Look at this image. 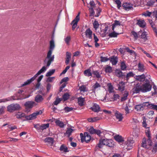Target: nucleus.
<instances>
[{
    "instance_id": "bf43d9fd",
    "label": "nucleus",
    "mask_w": 157,
    "mask_h": 157,
    "mask_svg": "<svg viewBox=\"0 0 157 157\" xmlns=\"http://www.w3.org/2000/svg\"><path fill=\"white\" fill-rule=\"evenodd\" d=\"M73 130L71 128H68L66 132V134L69 136L71 135Z\"/></svg>"
},
{
    "instance_id": "3c124183",
    "label": "nucleus",
    "mask_w": 157,
    "mask_h": 157,
    "mask_svg": "<svg viewBox=\"0 0 157 157\" xmlns=\"http://www.w3.org/2000/svg\"><path fill=\"white\" fill-rule=\"evenodd\" d=\"M142 119L143 120V121L142 122V125L143 127H144L145 128H147V124L146 123V121L147 119L145 117H142Z\"/></svg>"
},
{
    "instance_id": "4be33fe9",
    "label": "nucleus",
    "mask_w": 157,
    "mask_h": 157,
    "mask_svg": "<svg viewBox=\"0 0 157 157\" xmlns=\"http://www.w3.org/2000/svg\"><path fill=\"white\" fill-rule=\"evenodd\" d=\"M34 99L35 102L37 103H40L43 101L44 98L41 95L38 94L36 96Z\"/></svg>"
},
{
    "instance_id": "2eb2a0df",
    "label": "nucleus",
    "mask_w": 157,
    "mask_h": 157,
    "mask_svg": "<svg viewBox=\"0 0 157 157\" xmlns=\"http://www.w3.org/2000/svg\"><path fill=\"white\" fill-rule=\"evenodd\" d=\"M138 34L140 36L141 38L144 40H147V33L144 30H140L138 32Z\"/></svg>"
},
{
    "instance_id": "774afa93",
    "label": "nucleus",
    "mask_w": 157,
    "mask_h": 157,
    "mask_svg": "<svg viewBox=\"0 0 157 157\" xmlns=\"http://www.w3.org/2000/svg\"><path fill=\"white\" fill-rule=\"evenodd\" d=\"M141 50H142V52H143L144 54H145L148 57H149V58H152V56L150 55V54H149V53H148L147 52H146L142 48H141Z\"/></svg>"
},
{
    "instance_id": "09e8293b",
    "label": "nucleus",
    "mask_w": 157,
    "mask_h": 157,
    "mask_svg": "<svg viewBox=\"0 0 157 157\" xmlns=\"http://www.w3.org/2000/svg\"><path fill=\"white\" fill-rule=\"evenodd\" d=\"M135 75V74L132 72L130 71L128 73L126 76V79L128 80L129 78L133 77Z\"/></svg>"
},
{
    "instance_id": "f03ea898",
    "label": "nucleus",
    "mask_w": 157,
    "mask_h": 157,
    "mask_svg": "<svg viewBox=\"0 0 157 157\" xmlns=\"http://www.w3.org/2000/svg\"><path fill=\"white\" fill-rule=\"evenodd\" d=\"M87 7L89 8L90 16L98 17L99 16L101 11V9L97 7L94 1H90L89 3L87 4Z\"/></svg>"
},
{
    "instance_id": "e433bc0d",
    "label": "nucleus",
    "mask_w": 157,
    "mask_h": 157,
    "mask_svg": "<svg viewBox=\"0 0 157 157\" xmlns=\"http://www.w3.org/2000/svg\"><path fill=\"white\" fill-rule=\"evenodd\" d=\"M138 70L140 72H143L145 70V68L144 65L140 63H139L138 65Z\"/></svg>"
},
{
    "instance_id": "5701e85b",
    "label": "nucleus",
    "mask_w": 157,
    "mask_h": 157,
    "mask_svg": "<svg viewBox=\"0 0 157 157\" xmlns=\"http://www.w3.org/2000/svg\"><path fill=\"white\" fill-rule=\"evenodd\" d=\"M134 78L136 80L142 82L144 80L145 76L144 74H143L141 75H136Z\"/></svg>"
},
{
    "instance_id": "ea45409f",
    "label": "nucleus",
    "mask_w": 157,
    "mask_h": 157,
    "mask_svg": "<svg viewBox=\"0 0 157 157\" xmlns=\"http://www.w3.org/2000/svg\"><path fill=\"white\" fill-rule=\"evenodd\" d=\"M84 73L85 75L88 77H90L92 76V73H91V70L90 69H88L85 70Z\"/></svg>"
},
{
    "instance_id": "72a5a7b5",
    "label": "nucleus",
    "mask_w": 157,
    "mask_h": 157,
    "mask_svg": "<svg viewBox=\"0 0 157 157\" xmlns=\"http://www.w3.org/2000/svg\"><path fill=\"white\" fill-rule=\"evenodd\" d=\"M84 101V98L82 97H80L78 98V103L80 106H82L83 105Z\"/></svg>"
},
{
    "instance_id": "c03bdc74",
    "label": "nucleus",
    "mask_w": 157,
    "mask_h": 157,
    "mask_svg": "<svg viewBox=\"0 0 157 157\" xmlns=\"http://www.w3.org/2000/svg\"><path fill=\"white\" fill-rule=\"evenodd\" d=\"M128 95V93L127 91H125L124 93V94L123 96L121 99V101H125L127 99V97Z\"/></svg>"
},
{
    "instance_id": "6e6552de",
    "label": "nucleus",
    "mask_w": 157,
    "mask_h": 157,
    "mask_svg": "<svg viewBox=\"0 0 157 157\" xmlns=\"http://www.w3.org/2000/svg\"><path fill=\"white\" fill-rule=\"evenodd\" d=\"M38 105L37 103L33 101H29L26 102L24 105L25 107L26 111H27L29 109H31L33 107L36 106Z\"/></svg>"
},
{
    "instance_id": "0e129e2a",
    "label": "nucleus",
    "mask_w": 157,
    "mask_h": 157,
    "mask_svg": "<svg viewBox=\"0 0 157 157\" xmlns=\"http://www.w3.org/2000/svg\"><path fill=\"white\" fill-rule=\"evenodd\" d=\"M92 73L97 78H99L100 77V75L98 71H93Z\"/></svg>"
},
{
    "instance_id": "e2e57ef3",
    "label": "nucleus",
    "mask_w": 157,
    "mask_h": 157,
    "mask_svg": "<svg viewBox=\"0 0 157 157\" xmlns=\"http://www.w3.org/2000/svg\"><path fill=\"white\" fill-rule=\"evenodd\" d=\"M5 109V107L4 106H0V115L4 113Z\"/></svg>"
},
{
    "instance_id": "49530a36",
    "label": "nucleus",
    "mask_w": 157,
    "mask_h": 157,
    "mask_svg": "<svg viewBox=\"0 0 157 157\" xmlns=\"http://www.w3.org/2000/svg\"><path fill=\"white\" fill-rule=\"evenodd\" d=\"M112 67L108 65H107L105 67V71L106 73H111L112 70Z\"/></svg>"
},
{
    "instance_id": "6ab92c4d",
    "label": "nucleus",
    "mask_w": 157,
    "mask_h": 157,
    "mask_svg": "<svg viewBox=\"0 0 157 157\" xmlns=\"http://www.w3.org/2000/svg\"><path fill=\"white\" fill-rule=\"evenodd\" d=\"M89 132L91 134H96L98 135H100L101 133L100 130L95 129L93 127L89 129Z\"/></svg>"
},
{
    "instance_id": "1a4fd4ad",
    "label": "nucleus",
    "mask_w": 157,
    "mask_h": 157,
    "mask_svg": "<svg viewBox=\"0 0 157 157\" xmlns=\"http://www.w3.org/2000/svg\"><path fill=\"white\" fill-rule=\"evenodd\" d=\"M151 138H148L147 140H146L145 138H144L143 140L142 146L144 147L148 148V146L151 145Z\"/></svg>"
},
{
    "instance_id": "c756f323",
    "label": "nucleus",
    "mask_w": 157,
    "mask_h": 157,
    "mask_svg": "<svg viewBox=\"0 0 157 157\" xmlns=\"http://www.w3.org/2000/svg\"><path fill=\"white\" fill-rule=\"evenodd\" d=\"M147 6H155L157 4L155 0H150L147 3Z\"/></svg>"
},
{
    "instance_id": "f8f14e48",
    "label": "nucleus",
    "mask_w": 157,
    "mask_h": 157,
    "mask_svg": "<svg viewBox=\"0 0 157 157\" xmlns=\"http://www.w3.org/2000/svg\"><path fill=\"white\" fill-rule=\"evenodd\" d=\"M134 142L133 139L131 137H129L128 138L127 141L125 142L126 146L129 148L128 149H130L132 147L133 144Z\"/></svg>"
},
{
    "instance_id": "680f3d73",
    "label": "nucleus",
    "mask_w": 157,
    "mask_h": 157,
    "mask_svg": "<svg viewBox=\"0 0 157 157\" xmlns=\"http://www.w3.org/2000/svg\"><path fill=\"white\" fill-rule=\"evenodd\" d=\"M146 129L145 130V132L146 135L148 137V138H151L149 128L147 127L146 128Z\"/></svg>"
},
{
    "instance_id": "f257e3e1",
    "label": "nucleus",
    "mask_w": 157,
    "mask_h": 157,
    "mask_svg": "<svg viewBox=\"0 0 157 157\" xmlns=\"http://www.w3.org/2000/svg\"><path fill=\"white\" fill-rule=\"evenodd\" d=\"M55 48V43L54 40L52 39L50 42V49L48 52L47 58L48 60L46 66H43L42 67L35 75L33 77L27 80L23 84L21 85L20 87H23L25 86L28 85L33 81L41 74L44 73L47 69V67H48L51 64L52 62L54 59V56H51L52 54V51Z\"/></svg>"
},
{
    "instance_id": "c85d7f7f",
    "label": "nucleus",
    "mask_w": 157,
    "mask_h": 157,
    "mask_svg": "<svg viewBox=\"0 0 157 157\" xmlns=\"http://www.w3.org/2000/svg\"><path fill=\"white\" fill-rule=\"evenodd\" d=\"M7 126V129L9 131H11L14 129L17 128V127L16 126H12L11 125H9L7 124H4L3 125V127Z\"/></svg>"
},
{
    "instance_id": "864d4df0",
    "label": "nucleus",
    "mask_w": 157,
    "mask_h": 157,
    "mask_svg": "<svg viewBox=\"0 0 157 157\" xmlns=\"http://www.w3.org/2000/svg\"><path fill=\"white\" fill-rule=\"evenodd\" d=\"M55 71V69H52L50 70L48 72L46 73V75L47 76H50L52 75Z\"/></svg>"
},
{
    "instance_id": "79ce46f5",
    "label": "nucleus",
    "mask_w": 157,
    "mask_h": 157,
    "mask_svg": "<svg viewBox=\"0 0 157 157\" xmlns=\"http://www.w3.org/2000/svg\"><path fill=\"white\" fill-rule=\"evenodd\" d=\"M115 139L117 142H121L123 141V138L120 136L117 135L114 137Z\"/></svg>"
},
{
    "instance_id": "de8ad7c7",
    "label": "nucleus",
    "mask_w": 157,
    "mask_h": 157,
    "mask_svg": "<svg viewBox=\"0 0 157 157\" xmlns=\"http://www.w3.org/2000/svg\"><path fill=\"white\" fill-rule=\"evenodd\" d=\"M100 85L98 82H96L95 84L93 86V90L94 91H95L96 89L100 88Z\"/></svg>"
},
{
    "instance_id": "9d476101",
    "label": "nucleus",
    "mask_w": 157,
    "mask_h": 157,
    "mask_svg": "<svg viewBox=\"0 0 157 157\" xmlns=\"http://www.w3.org/2000/svg\"><path fill=\"white\" fill-rule=\"evenodd\" d=\"M80 136L82 142L85 141L87 143L89 142L91 139V136L87 132H85L84 135L82 133L80 134Z\"/></svg>"
},
{
    "instance_id": "6e6d98bb",
    "label": "nucleus",
    "mask_w": 157,
    "mask_h": 157,
    "mask_svg": "<svg viewBox=\"0 0 157 157\" xmlns=\"http://www.w3.org/2000/svg\"><path fill=\"white\" fill-rule=\"evenodd\" d=\"M49 126V124L48 123L43 124L40 125V129L43 130L48 128Z\"/></svg>"
},
{
    "instance_id": "58836bf2",
    "label": "nucleus",
    "mask_w": 157,
    "mask_h": 157,
    "mask_svg": "<svg viewBox=\"0 0 157 157\" xmlns=\"http://www.w3.org/2000/svg\"><path fill=\"white\" fill-rule=\"evenodd\" d=\"M107 86L108 87V90L110 94L112 93L113 92V87L111 83H108L107 84Z\"/></svg>"
},
{
    "instance_id": "5fc2aeb1",
    "label": "nucleus",
    "mask_w": 157,
    "mask_h": 157,
    "mask_svg": "<svg viewBox=\"0 0 157 157\" xmlns=\"http://www.w3.org/2000/svg\"><path fill=\"white\" fill-rule=\"evenodd\" d=\"M71 40V37L70 36H67L64 38V40L67 45H69V42Z\"/></svg>"
},
{
    "instance_id": "7ed1b4c3",
    "label": "nucleus",
    "mask_w": 157,
    "mask_h": 157,
    "mask_svg": "<svg viewBox=\"0 0 157 157\" xmlns=\"http://www.w3.org/2000/svg\"><path fill=\"white\" fill-rule=\"evenodd\" d=\"M22 95H23V96L22 97H21V96L17 97V96H16H16H13L6 98L0 99V103H1L2 102H5L7 101L13 100H18L20 99H25L26 98H28L30 96V95H28L27 96L24 95L23 94H22Z\"/></svg>"
},
{
    "instance_id": "4d7b16f0",
    "label": "nucleus",
    "mask_w": 157,
    "mask_h": 157,
    "mask_svg": "<svg viewBox=\"0 0 157 157\" xmlns=\"http://www.w3.org/2000/svg\"><path fill=\"white\" fill-rule=\"evenodd\" d=\"M93 26L95 29H97L98 27L99 24L98 21L95 20L93 24Z\"/></svg>"
},
{
    "instance_id": "f704fd0d",
    "label": "nucleus",
    "mask_w": 157,
    "mask_h": 157,
    "mask_svg": "<svg viewBox=\"0 0 157 157\" xmlns=\"http://www.w3.org/2000/svg\"><path fill=\"white\" fill-rule=\"evenodd\" d=\"M79 90H80L81 94H82V92H86L88 91V89L86 87V86L84 85H82L79 87Z\"/></svg>"
},
{
    "instance_id": "9b49d317",
    "label": "nucleus",
    "mask_w": 157,
    "mask_h": 157,
    "mask_svg": "<svg viewBox=\"0 0 157 157\" xmlns=\"http://www.w3.org/2000/svg\"><path fill=\"white\" fill-rule=\"evenodd\" d=\"M79 14L80 13H79L71 22V24L72 25V28L73 30H74L77 26L78 22L80 19Z\"/></svg>"
},
{
    "instance_id": "8fccbe9b",
    "label": "nucleus",
    "mask_w": 157,
    "mask_h": 157,
    "mask_svg": "<svg viewBox=\"0 0 157 157\" xmlns=\"http://www.w3.org/2000/svg\"><path fill=\"white\" fill-rule=\"evenodd\" d=\"M115 73L118 77H121L122 76V72L120 70H117L115 71Z\"/></svg>"
},
{
    "instance_id": "4c0bfd02",
    "label": "nucleus",
    "mask_w": 157,
    "mask_h": 157,
    "mask_svg": "<svg viewBox=\"0 0 157 157\" xmlns=\"http://www.w3.org/2000/svg\"><path fill=\"white\" fill-rule=\"evenodd\" d=\"M121 25V22H120L119 21L117 20L115 21L114 23L112 25V30L114 31V28L116 27L117 26L120 25Z\"/></svg>"
},
{
    "instance_id": "aec40b11",
    "label": "nucleus",
    "mask_w": 157,
    "mask_h": 157,
    "mask_svg": "<svg viewBox=\"0 0 157 157\" xmlns=\"http://www.w3.org/2000/svg\"><path fill=\"white\" fill-rule=\"evenodd\" d=\"M91 109L94 112H98L100 110V108L97 104L94 103L93 104V106L91 107Z\"/></svg>"
},
{
    "instance_id": "f3484780",
    "label": "nucleus",
    "mask_w": 157,
    "mask_h": 157,
    "mask_svg": "<svg viewBox=\"0 0 157 157\" xmlns=\"http://www.w3.org/2000/svg\"><path fill=\"white\" fill-rule=\"evenodd\" d=\"M114 115L116 118L119 121H121L123 118V114L118 111H116L114 113Z\"/></svg>"
},
{
    "instance_id": "37998d69",
    "label": "nucleus",
    "mask_w": 157,
    "mask_h": 157,
    "mask_svg": "<svg viewBox=\"0 0 157 157\" xmlns=\"http://www.w3.org/2000/svg\"><path fill=\"white\" fill-rule=\"evenodd\" d=\"M56 124L61 128H63L64 126L63 123L59 120H56L55 122Z\"/></svg>"
},
{
    "instance_id": "cd10ccee",
    "label": "nucleus",
    "mask_w": 157,
    "mask_h": 157,
    "mask_svg": "<svg viewBox=\"0 0 157 157\" xmlns=\"http://www.w3.org/2000/svg\"><path fill=\"white\" fill-rule=\"evenodd\" d=\"M101 119V118L99 117H90L88 118L87 120L90 122H94L97 121Z\"/></svg>"
},
{
    "instance_id": "20e7f679",
    "label": "nucleus",
    "mask_w": 157,
    "mask_h": 157,
    "mask_svg": "<svg viewBox=\"0 0 157 157\" xmlns=\"http://www.w3.org/2000/svg\"><path fill=\"white\" fill-rule=\"evenodd\" d=\"M146 82L141 86L142 88V92H146L150 91L151 89V86L150 84L149 81L146 79Z\"/></svg>"
},
{
    "instance_id": "bb28decb",
    "label": "nucleus",
    "mask_w": 157,
    "mask_h": 157,
    "mask_svg": "<svg viewBox=\"0 0 157 157\" xmlns=\"http://www.w3.org/2000/svg\"><path fill=\"white\" fill-rule=\"evenodd\" d=\"M15 116L17 119H21L23 117L25 118V116H25V113H23L17 112L16 113Z\"/></svg>"
},
{
    "instance_id": "c9c22d12",
    "label": "nucleus",
    "mask_w": 157,
    "mask_h": 157,
    "mask_svg": "<svg viewBox=\"0 0 157 157\" xmlns=\"http://www.w3.org/2000/svg\"><path fill=\"white\" fill-rule=\"evenodd\" d=\"M102 139H101L99 140V143L95 147V150H98L99 148H101L104 145V144L102 142Z\"/></svg>"
},
{
    "instance_id": "a878e982",
    "label": "nucleus",
    "mask_w": 157,
    "mask_h": 157,
    "mask_svg": "<svg viewBox=\"0 0 157 157\" xmlns=\"http://www.w3.org/2000/svg\"><path fill=\"white\" fill-rule=\"evenodd\" d=\"M44 141L45 143H47L48 144L52 145L54 143V140L52 137H48L44 139Z\"/></svg>"
},
{
    "instance_id": "0eeeda50",
    "label": "nucleus",
    "mask_w": 157,
    "mask_h": 157,
    "mask_svg": "<svg viewBox=\"0 0 157 157\" xmlns=\"http://www.w3.org/2000/svg\"><path fill=\"white\" fill-rule=\"evenodd\" d=\"M102 142L104 145L110 147H113L114 146V141L112 139H103Z\"/></svg>"
},
{
    "instance_id": "473e14b6",
    "label": "nucleus",
    "mask_w": 157,
    "mask_h": 157,
    "mask_svg": "<svg viewBox=\"0 0 157 157\" xmlns=\"http://www.w3.org/2000/svg\"><path fill=\"white\" fill-rule=\"evenodd\" d=\"M59 150L61 151H62L63 152H66L69 151V150H68L67 147L63 144L61 146Z\"/></svg>"
},
{
    "instance_id": "393cba45",
    "label": "nucleus",
    "mask_w": 157,
    "mask_h": 157,
    "mask_svg": "<svg viewBox=\"0 0 157 157\" xmlns=\"http://www.w3.org/2000/svg\"><path fill=\"white\" fill-rule=\"evenodd\" d=\"M92 32L90 29H88L86 30L85 32L86 36L87 38L91 39L92 38Z\"/></svg>"
},
{
    "instance_id": "b1692460",
    "label": "nucleus",
    "mask_w": 157,
    "mask_h": 157,
    "mask_svg": "<svg viewBox=\"0 0 157 157\" xmlns=\"http://www.w3.org/2000/svg\"><path fill=\"white\" fill-rule=\"evenodd\" d=\"M137 24L140 27L144 28L146 26V23L144 20H139L137 21Z\"/></svg>"
},
{
    "instance_id": "a19ab883",
    "label": "nucleus",
    "mask_w": 157,
    "mask_h": 157,
    "mask_svg": "<svg viewBox=\"0 0 157 157\" xmlns=\"http://www.w3.org/2000/svg\"><path fill=\"white\" fill-rule=\"evenodd\" d=\"M94 40L95 45V47H98L99 46V44H98L97 42L99 41V39L98 37L95 35L94 34Z\"/></svg>"
},
{
    "instance_id": "a18cd8bd",
    "label": "nucleus",
    "mask_w": 157,
    "mask_h": 157,
    "mask_svg": "<svg viewBox=\"0 0 157 157\" xmlns=\"http://www.w3.org/2000/svg\"><path fill=\"white\" fill-rule=\"evenodd\" d=\"M119 34V33H117L113 31V32L109 33V36L111 37H117V35Z\"/></svg>"
},
{
    "instance_id": "39448f33",
    "label": "nucleus",
    "mask_w": 157,
    "mask_h": 157,
    "mask_svg": "<svg viewBox=\"0 0 157 157\" xmlns=\"http://www.w3.org/2000/svg\"><path fill=\"white\" fill-rule=\"evenodd\" d=\"M21 108L20 106L18 104H12L8 105L7 107V111L10 113L19 110Z\"/></svg>"
},
{
    "instance_id": "412c9836",
    "label": "nucleus",
    "mask_w": 157,
    "mask_h": 157,
    "mask_svg": "<svg viewBox=\"0 0 157 157\" xmlns=\"http://www.w3.org/2000/svg\"><path fill=\"white\" fill-rule=\"evenodd\" d=\"M142 88L141 86L137 85L133 89V94H137L142 92Z\"/></svg>"
},
{
    "instance_id": "052dcab7",
    "label": "nucleus",
    "mask_w": 157,
    "mask_h": 157,
    "mask_svg": "<svg viewBox=\"0 0 157 157\" xmlns=\"http://www.w3.org/2000/svg\"><path fill=\"white\" fill-rule=\"evenodd\" d=\"M62 98H57L55 101L53 103L55 105H57L62 101Z\"/></svg>"
},
{
    "instance_id": "603ef678",
    "label": "nucleus",
    "mask_w": 157,
    "mask_h": 157,
    "mask_svg": "<svg viewBox=\"0 0 157 157\" xmlns=\"http://www.w3.org/2000/svg\"><path fill=\"white\" fill-rule=\"evenodd\" d=\"M69 95L68 93H66L64 94L62 97V99L64 101H66L67 100L69 97Z\"/></svg>"
},
{
    "instance_id": "ddd939ff",
    "label": "nucleus",
    "mask_w": 157,
    "mask_h": 157,
    "mask_svg": "<svg viewBox=\"0 0 157 157\" xmlns=\"http://www.w3.org/2000/svg\"><path fill=\"white\" fill-rule=\"evenodd\" d=\"M122 6L124 9L126 11L132 10L133 9V5L129 3L126 2L123 3Z\"/></svg>"
},
{
    "instance_id": "69168bd1",
    "label": "nucleus",
    "mask_w": 157,
    "mask_h": 157,
    "mask_svg": "<svg viewBox=\"0 0 157 157\" xmlns=\"http://www.w3.org/2000/svg\"><path fill=\"white\" fill-rule=\"evenodd\" d=\"M115 3L117 5V7L118 8L120 9V7L121 6V2L119 0H116L115 1Z\"/></svg>"
},
{
    "instance_id": "423d86ee",
    "label": "nucleus",
    "mask_w": 157,
    "mask_h": 157,
    "mask_svg": "<svg viewBox=\"0 0 157 157\" xmlns=\"http://www.w3.org/2000/svg\"><path fill=\"white\" fill-rule=\"evenodd\" d=\"M43 112L42 110H40L34 112L31 114L25 116V118L27 120H32L36 119V116L42 114Z\"/></svg>"
},
{
    "instance_id": "13d9d810",
    "label": "nucleus",
    "mask_w": 157,
    "mask_h": 157,
    "mask_svg": "<svg viewBox=\"0 0 157 157\" xmlns=\"http://www.w3.org/2000/svg\"><path fill=\"white\" fill-rule=\"evenodd\" d=\"M126 66L124 62H122L121 64V69L122 70L124 71L126 69Z\"/></svg>"
},
{
    "instance_id": "338daca9",
    "label": "nucleus",
    "mask_w": 157,
    "mask_h": 157,
    "mask_svg": "<svg viewBox=\"0 0 157 157\" xmlns=\"http://www.w3.org/2000/svg\"><path fill=\"white\" fill-rule=\"evenodd\" d=\"M131 34L132 35L134 36L135 39L136 40L138 38V34H137V33L134 31H132L131 32Z\"/></svg>"
},
{
    "instance_id": "7c9ffc66",
    "label": "nucleus",
    "mask_w": 157,
    "mask_h": 157,
    "mask_svg": "<svg viewBox=\"0 0 157 157\" xmlns=\"http://www.w3.org/2000/svg\"><path fill=\"white\" fill-rule=\"evenodd\" d=\"M118 89L121 91H123L124 90L125 84L123 82H119L118 85Z\"/></svg>"
},
{
    "instance_id": "2f4dec72",
    "label": "nucleus",
    "mask_w": 157,
    "mask_h": 157,
    "mask_svg": "<svg viewBox=\"0 0 157 157\" xmlns=\"http://www.w3.org/2000/svg\"><path fill=\"white\" fill-rule=\"evenodd\" d=\"M110 61L113 65H115L117 62V58L115 56L112 57L110 58Z\"/></svg>"
},
{
    "instance_id": "dca6fc26",
    "label": "nucleus",
    "mask_w": 157,
    "mask_h": 157,
    "mask_svg": "<svg viewBox=\"0 0 157 157\" xmlns=\"http://www.w3.org/2000/svg\"><path fill=\"white\" fill-rule=\"evenodd\" d=\"M144 104H145V109L147 108L155 110L157 105H155L149 102H144Z\"/></svg>"
},
{
    "instance_id": "a211bd4d",
    "label": "nucleus",
    "mask_w": 157,
    "mask_h": 157,
    "mask_svg": "<svg viewBox=\"0 0 157 157\" xmlns=\"http://www.w3.org/2000/svg\"><path fill=\"white\" fill-rule=\"evenodd\" d=\"M135 109L138 112L141 111L145 109L144 102L141 105H138L135 106Z\"/></svg>"
},
{
    "instance_id": "4468645a",
    "label": "nucleus",
    "mask_w": 157,
    "mask_h": 157,
    "mask_svg": "<svg viewBox=\"0 0 157 157\" xmlns=\"http://www.w3.org/2000/svg\"><path fill=\"white\" fill-rule=\"evenodd\" d=\"M109 100L110 101H114L117 100L119 98V96L117 94L114 93H112L109 94Z\"/></svg>"
}]
</instances>
